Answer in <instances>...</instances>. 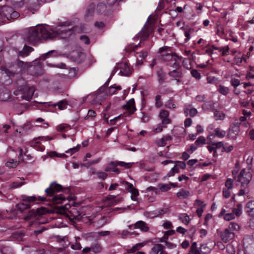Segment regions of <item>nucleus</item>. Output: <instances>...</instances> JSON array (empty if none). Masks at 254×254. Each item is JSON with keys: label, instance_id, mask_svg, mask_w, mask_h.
Here are the masks:
<instances>
[{"label": "nucleus", "instance_id": "f257e3e1", "mask_svg": "<svg viewBox=\"0 0 254 254\" xmlns=\"http://www.w3.org/2000/svg\"><path fill=\"white\" fill-rule=\"evenodd\" d=\"M81 29L77 26H72L71 22H63L55 28L56 36L60 35L62 38L69 37L75 32L79 33Z\"/></svg>", "mask_w": 254, "mask_h": 254}, {"label": "nucleus", "instance_id": "f03ea898", "mask_svg": "<svg viewBox=\"0 0 254 254\" xmlns=\"http://www.w3.org/2000/svg\"><path fill=\"white\" fill-rule=\"evenodd\" d=\"M24 39L30 44L35 45L41 40L38 25L27 29L25 32Z\"/></svg>", "mask_w": 254, "mask_h": 254}, {"label": "nucleus", "instance_id": "7ed1b4c3", "mask_svg": "<svg viewBox=\"0 0 254 254\" xmlns=\"http://www.w3.org/2000/svg\"><path fill=\"white\" fill-rule=\"evenodd\" d=\"M252 179V175L249 171L243 169L241 171L236 181V185L239 186L241 188L246 187L250 183Z\"/></svg>", "mask_w": 254, "mask_h": 254}, {"label": "nucleus", "instance_id": "20e7f679", "mask_svg": "<svg viewBox=\"0 0 254 254\" xmlns=\"http://www.w3.org/2000/svg\"><path fill=\"white\" fill-rule=\"evenodd\" d=\"M158 58L164 62L173 61V64L170 65V66L173 67H177L179 65L180 59L175 53H172L171 51L169 53L162 54Z\"/></svg>", "mask_w": 254, "mask_h": 254}, {"label": "nucleus", "instance_id": "39448f33", "mask_svg": "<svg viewBox=\"0 0 254 254\" xmlns=\"http://www.w3.org/2000/svg\"><path fill=\"white\" fill-rule=\"evenodd\" d=\"M38 31L41 36V39H52L56 36L55 31L51 30L48 27L38 25Z\"/></svg>", "mask_w": 254, "mask_h": 254}, {"label": "nucleus", "instance_id": "423d86ee", "mask_svg": "<svg viewBox=\"0 0 254 254\" xmlns=\"http://www.w3.org/2000/svg\"><path fill=\"white\" fill-rule=\"evenodd\" d=\"M118 69H120L119 74L122 76H129L131 73V71L127 63L117 64L112 72V75H114Z\"/></svg>", "mask_w": 254, "mask_h": 254}, {"label": "nucleus", "instance_id": "0eeeda50", "mask_svg": "<svg viewBox=\"0 0 254 254\" xmlns=\"http://www.w3.org/2000/svg\"><path fill=\"white\" fill-rule=\"evenodd\" d=\"M169 112L164 109L161 110L159 113L158 117L165 128L167 127V125L170 124L172 122L171 119L169 117Z\"/></svg>", "mask_w": 254, "mask_h": 254}, {"label": "nucleus", "instance_id": "6e6552de", "mask_svg": "<svg viewBox=\"0 0 254 254\" xmlns=\"http://www.w3.org/2000/svg\"><path fill=\"white\" fill-rule=\"evenodd\" d=\"M62 189L63 187L61 185L53 182L50 184L49 188L46 189L45 192L48 195L52 196L55 192L60 191Z\"/></svg>", "mask_w": 254, "mask_h": 254}, {"label": "nucleus", "instance_id": "1a4fd4ad", "mask_svg": "<svg viewBox=\"0 0 254 254\" xmlns=\"http://www.w3.org/2000/svg\"><path fill=\"white\" fill-rule=\"evenodd\" d=\"M122 184L126 185V189L128 192L131 193V199L133 200H136V197L139 195L138 190L133 186L132 184L129 182L123 181L122 182Z\"/></svg>", "mask_w": 254, "mask_h": 254}, {"label": "nucleus", "instance_id": "9d476101", "mask_svg": "<svg viewBox=\"0 0 254 254\" xmlns=\"http://www.w3.org/2000/svg\"><path fill=\"white\" fill-rule=\"evenodd\" d=\"M153 26L149 22L145 24L142 30L140 33L141 40H145L148 36L152 32Z\"/></svg>", "mask_w": 254, "mask_h": 254}, {"label": "nucleus", "instance_id": "9b49d317", "mask_svg": "<svg viewBox=\"0 0 254 254\" xmlns=\"http://www.w3.org/2000/svg\"><path fill=\"white\" fill-rule=\"evenodd\" d=\"M240 123H236V124L232 126L229 130L227 136L229 138L233 139L236 138L240 131Z\"/></svg>", "mask_w": 254, "mask_h": 254}, {"label": "nucleus", "instance_id": "f8f14e48", "mask_svg": "<svg viewBox=\"0 0 254 254\" xmlns=\"http://www.w3.org/2000/svg\"><path fill=\"white\" fill-rule=\"evenodd\" d=\"M123 107L127 112L126 116L133 114L136 110L134 99H130Z\"/></svg>", "mask_w": 254, "mask_h": 254}, {"label": "nucleus", "instance_id": "ddd939ff", "mask_svg": "<svg viewBox=\"0 0 254 254\" xmlns=\"http://www.w3.org/2000/svg\"><path fill=\"white\" fill-rule=\"evenodd\" d=\"M0 11L1 12L4 23L6 22L7 20H9V16L12 11V7L5 5L2 6L0 7Z\"/></svg>", "mask_w": 254, "mask_h": 254}, {"label": "nucleus", "instance_id": "4468645a", "mask_svg": "<svg viewBox=\"0 0 254 254\" xmlns=\"http://www.w3.org/2000/svg\"><path fill=\"white\" fill-rule=\"evenodd\" d=\"M234 233L231 231L229 229H226L225 231L221 234V240L225 243H227L233 239L234 238Z\"/></svg>", "mask_w": 254, "mask_h": 254}, {"label": "nucleus", "instance_id": "2eb2a0df", "mask_svg": "<svg viewBox=\"0 0 254 254\" xmlns=\"http://www.w3.org/2000/svg\"><path fill=\"white\" fill-rule=\"evenodd\" d=\"M24 89V92L23 93L21 98L27 101L30 100L33 95L34 92V89L33 87H25Z\"/></svg>", "mask_w": 254, "mask_h": 254}, {"label": "nucleus", "instance_id": "dca6fc26", "mask_svg": "<svg viewBox=\"0 0 254 254\" xmlns=\"http://www.w3.org/2000/svg\"><path fill=\"white\" fill-rule=\"evenodd\" d=\"M184 110L186 116H190L193 117L195 116L197 113L196 109L192 107L191 105L190 104L185 105L184 106Z\"/></svg>", "mask_w": 254, "mask_h": 254}, {"label": "nucleus", "instance_id": "f3484780", "mask_svg": "<svg viewBox=\"0 0 254 254\" xmlns=\"http://www.w3.org/2000/svg\"><path fill=\"white\" fill-rule=\"evenodd\" d=\"M245 209L249 216L254 218V200L248 201L246 205Z\"/></svg>", "mask_w": 254, "mask_h": 254}, {"label": "nucleus", "instance_id": "a211bd4d", "mask_svg": "<svg viewBox=\"0 0 254 254\" xmlns=\"http://www.w3.org/2000/svg\"><path fill=\"white\" fill-rule=\"evenodd\" d=\"M191 195V193L184 189H180L176 193V196L180 199H187Z\"/></svg>", "mask_w": 254, "mask_h": 254}, {"label": "nucleus", "instance_id": "6ab92c4d", "mask_svg": "<svg viewBox=\"0 0 254 254\" xmlns=\"http://www.w3.org/2000/svg\"><path fill=\"white\" fill-rule=\"evenodd\" d=\"M30 73L34 76H39L43 74L42 69L40 65L31 66L30 68Z\"/></svg>", "mask_w": 254, "mask_h": 254}, {"label": "nucleus", "instance_id": "aec40b11", "mask_svg": "<svg viewBox=\"0 0 254 254\" xmlns=\"http://www.w3.org/2000/svg\"><path fill=\"white\" fill-rule=\"evenodd\" d=\"M226 132L225 130L221 129L219 127H217L214 129V133H210L209 135L216 136L217 137L222 138L226 135Z\"/></svg>", "mask_w": 254, "mask_h": 254}, {"label": "nucleus", "instance_id": "412c9836", "mask_svg": "<svg viewBox=\"0 0 254 254\" xmlns=\"http://www.w3.org/2000/svg\"><path fill=\"white\" fill-rule=\"evenodd\" d=\"M132 163H126L122 161H112L110 162V165L113 167H116L117 166L124 167L125 168H129L132 166Z\"/></svg>", "mask_w": 254, "mask_h": 254}, {"label": "nucleus", "instance_id": "4be33fe9", "mask_svg": "<svg viewBox=\"0 0 254 254\" xmlns=\"http://www.w3.org/2000/svg\"><path fill=\"white\" fill-rule=\"evenodd\" d=\"M134 228L140 229L142 231L147 232L149 228L147 224L142 221H138L134 224Z\"/></svg>", "mask_w": 254, "mask_h": 254}, {"label": "nucleus", "instance_id": "5701e85b", "mask_svg": "<svg viewBox=\"0 0 254 254\" xmlns=\"http://www.w3.org/2000/svg\"><path fill=\"white\" fill-rule=\"evenodd\" d=\"M34 50V49L30 46L24 45L23 49L19 51V55L21 57H27Z\"/></svg>", "mask_w": 254, "mask_h": 254}, {"label": "nucleus", "instance_id": "b1692460", "mask_svg": "<svg viewBox=\"0 0 254 254\" xmlns=\"http://www.w3.org/2000/svg\"><path fill=\"white\" fill-rule=\"evenodd\" d=\"M243 61L245 63L247 62L246 59L244 57L243 55H242L240 53H239L235 56L234 59L233 64L240 65Z\"/></svg>", "mask_w": 254, "mask_h": 254}, {"label": "nucleus", "instance_id": "393cba45", "mask_svg": "<svg viewBox=\"0 0 254 254\" xmlns=\"http://www.w3.org/2000/svg\"><path fill=\"white\" fill-rule=\"evenodd\" d=\"M15 2L20 3L23 1L27 3L31 7H36L39 5V0H12Z\"/></svg>", "mask_w": 254, "mask_h": 254}, {"label": "nucleus", "instance_id": "a878e982", "mask_svg": "<svg viewBox=\"0 0 254 254\" xmlns=\"http://www.w3.org/2000/svg\"><path fill=\"white\" fill-rule=\"evenodd\" d=\"M176 69H174L168 73L169 76L174 78H181L182 77V70L180 68L176 67Z\"/></svg>", "mask_w": 254, "mask_h": 254}, {"label": "nucleus", "instance_id": "bb28decb", "mask_svg": "<svg viewBox=\"0 0 254 254\" xmlns=\"http://www.w3.org/2000/svg\"><path fill=\"white\" fill-rule=\"evenodd\" d=\"M121 86L114 84L109 87V88L106 90V92L107 94L111 95L116 93V90H121Z\"/></svg>", "mask_w": 254, "mask_h": 254}, {"label": "nucleus", "instance_id": "cd10ccee", "mask_svg": "<svg viewBox=\"0 0 254 254\" xmlns=\"http://www.w3.org/2000/svg\"><path fill=\"white\" fill-rule=\"evenodd\" d=\"M164 246L160 244H155L151 249L150 254H158L162 249H164Z\"/></svg>", "mask_w": 254, "mask_h": 254}, {"label": "nucleus", "instance_id": "c85d7f7f", "mask_svg": "<svg viewBox=\"0 0 254 254\" xmlns=\"http://www.w3.org/2000/svg\"><path fill=\"white\" fill-rule=\"evenodd\" d=\"M179 219L185 225H188L190 219L186 213H181L179 215Z\"/></svg>", "mask_w": 254, "mask_h": 254}, {"label": "nucleus", "instance_id": "c756f323", "mask_svg": "<svg viewBox=\"0 0 254 254\" xmlns=\"http://www.w3.org/2000/svg\"><path fill=\"white\" fill-rule=\"evenodd\" d=\"M19 163V161L10 159L5 163V165L9 168H15Z\"/></svg>", "mask_w": 254, "mask_h": 254}, {"label": "nucleus", "instance_id": "7c9ffc66", "mask_svg": "<svg viewBox=\"0 0 254 254\" xmlns=\"http://www.w3.org/2000/svg\"><path fill=\"white\" fill-rule=\"evenodd\" d=\"M157 75L158 76V82L160 83L164 82L166 78V76L162 69H160L157 71Z\"/></svg>", "mask_w": 254, "mask_h": 254}, {"label": "nucleus", "instance_id": "2f4dec72", "mask_svg": "<svg viewBox=\"0 0 254 254\" xmlns=\"http://www.w3.org/2000/svg\"><path fill=\"white\" fill-rule=\"evenodd\" d=\"M65 199V197L62 194L55 195L52 198V201L55 203H61Z\"/></svg>", "mask_w": 254, "mask_h": 254}, {"label": "nucleus", "instance_id": "473e14b6", "mask_svg": "<svg viewBox=\"0 0 254 254\" xmlns=\"http://www.w3.org/2000/svg\"><path fill=\"white\" fill-rule=\"evenodd\" d=\"M190 251L193 254H201L200 248L198 249L197 247V244L196 242H193L190 246Z\"/></svg>", "mask_w": 254, "mask_h": 254}, {"label": "nucleus", "instance_id": "72a5a7b5", "mask_svg": "<svg viewBox=\"0 0 254 254\" xmlns=\"http://www.w3.org/2000/svg\"><path fill=\"white\" fill-rule=\"evenodd\" d=\"M158 187L159 190L162 192L167 191L171 189L170 185H168V184H159Z\"/></svg>", "mask_w": 254, "mask_h": 254}, {"label": "nucleus", "instance_id": "f704fd0d", "mask_svg": "<svg viewBox=\"0 0 254 254\" xmlns=\"http://www.w3.org/2000/svg\"><path fill=\"white\" fill-rule=\"evenodd\" d=\"M16 207L20 212H22L25 209H28L30 207V205L24 202L19 203L16 205Z\"/></svg>", "mask_w": 254, "mask_h": 254}, {"label": "nucleus", "instance_id": "c9c22d12", "mask_svg": "<svg viewBox=\"0 0 254 254\" xmlns=\"http://www.w3.org/2000/svg\"><path fill=\"white\" fill-rule=\"evenodd\" d=\"M214 116L216 120H223L225 117V114L217 110L214 111Z\"/></svg>", "mask_w": 254, "mask_h": 254}, {"label": "nucleus", "instance_id": "e433bc0d", "mask_svg": "<svg viewBox=\"0 0 254 254\" xmlns=\"http://www.w3.org/2000/svg\"><path fill=\"white\" fill-rule=\"evenodd\" d=\"M22 200L24 202H31L36 200V197L35 196H29L24 195L22 196Z\"/></svg>", "mask_w": 254, "mask_h": 254}, {"label": "nucleus", "instance_id": "4c0bfd02", "mask_svg": "<svg viewBox=\"0 0 254 254\" xmlns=\"http://www.w3.org/2000/svg\"><path fill=\"white\" fill-rule=\"evenodd\" d=\"M56 105L58 106L60 110H64L66 108L67 102L65 100H63L59 102Z\"/></svg>", "mask_w": 254, "mask_h": 254}, {"label": "nucleus", "instance_id": "58836bf2", "mask_svg": "<svg viewBox=\"0 0 254 254\" xmlns=\"http://www.w3.org/2000/svg\"><path fill=\"white\" fill-rule=\"evenodd\" d=\"M229 89L228 87H225L223 85H220L219 86L218 91L224 95H226L229 93Z\"/></svg>", "mask_w": 254, "mask_h": 254}, {"label": "nucleus", "instance_id": "ea45409f", "mask_svg": "<svg viewBox=\"0 0 254 254\" xmlns=\"http://www.w3.org/2000/svg\"><path fill=\"white\" fill-rule=\"evenodd\" d=\"M239 225L236 223L234 222H231L229 224V227L228 229H229L231 231H238L240 229Z\"/></svg>", "mask_w": 254, "mask_h": 254}, {"label": "nucleus", "instance_id": "a19ab883", "mask_svg": "<svg viewBox=\"0 0 254 254\" xmlns=\"http://www.w3.org/2000/svg\"><path fill=\"white\" fill-rule=\"evenodd\" d=\"M94 8L95 6L94 4H90L87 9L85 16L88 17L90 15H92V14L93 13Z\"/></svg>", "mask_w": 254, "mask_h": 254}, {"label": "nucleus", "instance_id": "79ce46f5", "mask_svg": "<svg viewBox=\"0 0 254 254\" xmlns=\"http://www.w3.org/2000/svg\"><path fill=\"white\" fill-rule=\"evenodd\" d=\"M206 142V139L205 137L203 136H200L198 137L196 140L195 141L194 144L196 146H199L200 145L204 144Z\"/></svg>", "mask_w": 254, "mask_h": 254}, {"label": "nucleus", "instance_id": "37998d69", "mask_svg": "<svg viewBox=\"0 0 254 254\" xmlns=\"http://www.w3.org/2000/svg\"><path fill=\"white\" fill-rule=\"evenodd\" d=\"M105 171L106 172L112 171L117 174H119L120 173L119 169L116 168V167H113L112 166H111L110 163L109 164L108 166L105 168Z\"/></svg>", "mask_w": 254, "mask_h": 254}, {"label": "nucleus", "instance_id": "c03bdc74", "mask_svg": "<svg viewBox=\"0 0 254 254\" xmlns=\"http://www.w3.org/2000/svg\"><path fill=\"white\" fill-rule=\"evenodd\" d=\"M55 54L54 56H57V52L55 50H52L48 52H47L46 54H43L40 58L39 59L40 60H45L48 57H47L48 55H52Z\"/></svg>", "mask_w": 254, "mask_h": 254}, {"label": "nucleus", "instance_id": "a18cd8bd", "mask_svg": "<svg viewBox=\"0 0 254 254\" xmlns=\"http://www.w3.org/2000/svg\"><path fill=\"white\" fill-rule=\"evenodd\" d=\"M107 8V5H105L104 3L101 2L98 4L97 6V10L99 13H102L104 12L106 10V9Z\"/></svg>", "mask_w": 254, "mask_h": 254}, {"label": "nucleus", "instance_id": "49530a36", "mask_svg": "<svg viewBox=\"0 0 254 254\" xmlns=\"http://www.w3.org/2000/svg\"><path fill=\"white\" fill-rule=\"evenodd\" d=\"M46 138L47 140H51L52 138L49 137L48 136L47 137H44V136H39L37 138H35L31 142V143L32 145L34 144H38L40 143V142L38 141V140H42L43 138Z\"/></svg>", "mask_w": 254, "mask_h": 254}, {"label": "nucleus", "instance_id": "de8ad7c7", "mask_svg": "<svg viewBox=\"0 0 254 254\" xmlns=\"http://www.w3.org/2000/svg\"><path fill=\"white\" fill-rule=\"evenodd\" d=\"M200 250L201 254H207L210 251V249L208 248L206 244H202L200 246Z\"/></svg>", "mask_w": 254, "mask_h": 254}, {"label": "nucleus", "instance_id": "09e8293b", "mask_svg": "<svg viewBox=\"0 0 254 254\" xmlns=\"http://www.w3.org/2000/svg\"><path fill=\"white\" fill-rule=\"evenodd\" d=\"M229 48L228 46H226L223 47H220L219 51L222 52L221 55L224 56L228 55L229 54Z\"/></svg>", "mask_w": 254, "mask_h": 254}, {"label": "nucleus", "instance_id": "8fccbe9b", "mask_svg": "<svg viewBox=\"0 0 254 254\" xmlns=\"http://www.w3.org/2000/svg\"><path fill=\"white\" fill-rule=\"evenodd\" d=\"M76 54L78 56V58L75 59L76 62L80 63L84 60L85 56L84 53L77 52Z\"/></svg>", "mask_w": 254, "mask_h": 254}, {"label": "nucleus", "instance_id": "3c124183", "mask_svg": "<svg viewBox=\"0 0 254 254\" xmlns=\"http://www.w3.org/2000/svg\"><path fill=\"white\" fill-rule=\"evenodd\" d=\"M100 161H101V158H98L95 160H92V161H89L86 163L82 164V165L88 167H89L90 166H91L93 164L98 163L99 162H100Z\"/></svg>", "mask_w": 254, "mask_h": 254}, {"label": "nucleus", "instance_id": "603ef678", "mask_svg": "<svg viewBox=\"0 0 254 254\" xmlns=\"http://www.w3.org/2000/svg\"><path fill=\"white\" fill-rule=\"evenodd\" d=\"M97 175L99 179L103 180H105L108 177V174L106 172L102 171H97Z\"/></svg>", "mask_w": 254, "mask_h": 254}, {"label": "nucleus", "instance_id": "864d4df0", "mask_svg": "<svg viewBox=\"0 0 254 254\" xmlns=\"http://www.w3.org/2000/svg\"><path fill=\"white\" fill-rule=\"evenodd\" d=\"M36 216H37L36 211L35 210L32 209L29 211L27 215L24 217V219L25 220H28L30 219L31 217H35Z\"/></svg>", "mask_w": 254, "mask_h": 254}, {"label": "nucleus", "instance_id": "5fc2aeb1", "mask_svg": "<svg viewBox=\"0 0 254 254\" xmlns=\"http://www.w3.org/2000/svg\"><path fill=\"white\" fill-rule=\"evenodd\" d=\"M35 121L36 122L43 123L42 125H38L40 127L46 128L49 126V124L47 122H44V120L41 118L37 119Z\"/></svg>", "mask_w": 254, "mask_h": 254}, {"label": "nucleus", "instance_id": "6e6d98bb", "mask_svg": "<svg viewBox=\"0 0 254 254\" xmlns=\"http://www.w3.org/2000/svg\"><path fill=\"white\" fill-rule=\"evenodd\" d=\"M233 213L235 214L237 216H239L242 214V207L240 204L238 205L237 208H234Z\"/></svg>", "mask_w": 254, "mask_h": 254}, {"label": "nucleus", "instance_id": "4d7b16f0", "mask_svg": "<svg viewBox=\"0 0 254 254\" xmlns=\"http://www.w3.org/2000/svg\"><path fill=\"white\" fill-rule=\"evenodd\" d=\"M147 56V53L146 52H136L135 53V57L137 59L141 58V59H145Z\"/></svg>", "mask_w": 254, "mask_h": 254}, {"label": "nucleus", "instance_id": "13d9d810", "mask_svg": "<svg viewBox=\"0 0 254 254\" xmlns=\"http://www.w3.org/2000/svg\"><path fill=\"white\" fill-rule=\"evenodd\" d=\"M165 107L170 109H174L176 108V105L172 100H169L166 102Z\"/></svg>", "mask_w": 254, "mask_h": 254}, {"label": "nucleus", "instance_id": "bf43d9fd", "mask_svg": "<svg viewBox=\"0 0 254 254\" xmlns=\"http://www.w3.org/2000/svg\"><path fill=\"white\" fill-rule=\"evenodd\" d=\"M171 52V48L168 46H164L159 48L158 53L160 54H163V53L166 52V53H169Z\"/></svg>", "mask_w": 254, "mask_h": 254}, {"label": "nucleus", "instance_id": "052dcab7", "mask_svg": "<svg viewBox=\"0 0 254 254\" xmlns=\"http://www.w3.org/2000/svg\"><path fill=\"white\" fill-rule=\"evenodd\" d=\"M223 218L227 221H230L235 218V214L233 213H229L224 215Z\"/></svg>", "mask_w": 254, "mask_h": 254}, {"label": "nucleus", "instance_id": "680f3d73", "mask_svg": "<svg viewBox=\"0 0 254 254\" xmlns=\"http://www.w3.org/2000/svg\"><path fill=\"white\" fill-rule=\"evenodd\" d=\"M246 77L248 79L254 78V68L251 67L250 69L248 72Z\"/></svg>", "mask_w": 254, "mask_h": 254}, {"label": "nucleus", "instance_id": "e2e57ef3", "mask_svg": "<svg viewBox=\"0 0 254 254\" xmlns=\"http://www.w3.org/2000/svg\"><path fill=\"white\" fill-rule=\"evenodd\" d=\"M233 181L231 179H228L225 182V186L227 189L230 190L233 188Z\"/></svg>", "mask_w": 254, "mask_h": 254}, {"label": "nucleus", "instance_id": "0e129e2a", "mask_svg": "<svg viewBox=\"0 0 254 254\" xmlns=\"http://www.w3.org/2000/svg\"><path fill=\"white\" fill-rule=\"evenodd\" d=\"M191 74L193 77L195 78L196 79H199L201 75L196 69H192L191 71Z\"/></svg>", "mask_w": 254, "mask_h": 254}, {"label": "nucleus", "instance_id": "69168bd1", "mask_svg": "<svg viewBox=\"0 0 254 254\" xmlns=\"http://www.w3.org/2000/svg\"><path fill=\"white\" fill-rule=\"evenodd\" d=\"M163 127H164V126H163V125L162 124H159L156 126V127L154 128L153 131L155 133L160 132L163 130Z\"/></svg>", "mask_w": 254, "mask_h": 254}, {"label": "nucleus", "instance_id": "338daca9", "mask_svg": "<svg viewBox=\"0 0 254 254\" xmlns=\"http://www.w3.org/2000/svg\"><path fill=\"white\" fill-rule=\"evenodd\" d=\"M32 125L30 123L27 122L20 127L21 129L24 130H28L31 129Z\"/></svg>", "mask_w": 254, "mask_h": 254}, {"label": "nucleus", "instance_id": "774afa93", "mask_svg": "<svg viewBox=\"0 0 254 254\" xmlns=\"http://www.w3.org/2000/svg\"><path fill=\"white\" fill-rule=\"evenodd\" d=\"M149 119L150 117L147 114L142 113V117L141 118V120L142 122L146 123L149 121Z\"/></svg>", "mask_w": 254, "mask_h": 254}]
</instances>
